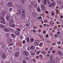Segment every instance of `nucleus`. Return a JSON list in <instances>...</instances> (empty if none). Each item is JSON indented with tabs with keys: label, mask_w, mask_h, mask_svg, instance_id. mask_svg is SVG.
Masks as SVG:
<instances>
[{
	"label": "nucleus",
	"mask_w": 63,
	"mask_h": 63,
	"mask_svg": "<svg viewBox=\"0 0 63 63\" xmlns=\"http://www.w3.org/2000/svg\"><path fill=\"white\" fill-rule=\"evenodd\" d=\"M49 35H50V36H52V34H51V33H49Z\"/></svg>",
	"instance_id": "63"
},
{
	"label": "nucleus",
	"mask_w": 63,
	"mask_h": 63,
	"mask_svg": "<svg viewBox=\"0 0 63 63\" xmlns=\"http://www.w3.org/2000/svg\"><path fill=\"white\" fill-rule=\"evenodd\" d=\"M41 53L43 54H46V52L45 51H44L43 52H42Z\"/></svg>",
	"instance_id": "31"
},
{
	"label": "nucleus",
	"mask_w": 63,
	"mask_h": 63,
	"mask_svg": "<svg viewBox=\"0 0 63 63\" xmlns=\"http://www.w3.org/2000/svg\"><path fill=\"white\" fill-rule=\"evenodd\" d=\"M35 48V47L34 46H32L30 47V49L31 50H34Z\"/></svg>",
	"instance_id": "10"
},
{
	"label": "nucleus",
	"mask_w": 63,
	"mask_h": 63,
	"mask_svg": "<svg viewBox=\"0 0 63 63\" xmlns=\"http://www.w3.org/2000/svg\"><path fill=\"white\" fill-rule=\"evenodd\" d=\"M31 3L32 5H33L34 4V2L33 1H31Z\"/></svg>",
	"instance_id": "44"
},
{
	"label": "nucleus",
	"mask_w": 63,
	"mask_h": 63,
	"mask_svg": "<svg viewBox=\"0 0 63 63\" xmlns=\"http://www.w3.org/2000/svg\"><path fill=\"white\" fill-rule=\"evenodd\" d=\"M34 38H32L30 39V42L31 43H32L34 42Z\"/></svg>",
	"instance_id": "19"
},
{
	"label": "nucleus",
	"mask_w": 63,
	"mask_h": 63,
	"mask_svg": "<svg viewBox=\"0 0 63 63\" xmlns=\"http://www.w3.org/2000/svg\"><path fill=\"white\" fill-rule=\"evenodd\" d=\"M41 7L42 10L43 11H45L46 9V7H45V6L43 4L41 5Z\"/></svg>",
	"instance_id": "3"
},
{
	"label": "nucleus",
	"mask_w": 63,
	"mask_h": 63,
	"mask_svg": "<svg viewBox=\"0 0 63 63\" xmlns=\"http://www.w3.org/2000/svg\"><path fill=\"white\" fill-rule=\"evenodd\" d=\"M33 32H34V33H35V32H36V30H33Z\"/></svg>",
	"instance_id": "55"
},
{
	"label": "nucleus",
	"mask_w": 63,
	"mask_h": 63,
	"mask_svg": "<svg viewBox=\"0 0 63 63\" xmlns=\"http://www.w3.org/2000/svg\"><path fill=\"white\" fill-rule=\"evenodd\" d=\"M1 57L2 58H5L6 57L5 53H3L1 54Z\"/></svg>",
	"instance_id": "4"
},
{
	"label": "nucleus",
	"mask_w": 63,
	"mask_h": 63,
	"mask_svg": "<svg viewBox=\"0 0 63 63\" xmlns=\"http://www.w3.org/2000/svg\"><path fill=\"white\" fill-rule=\"evenodd\" d=\"M25 12V10L24 9H23L22 11V12L21 14L22 16V18H25V13H24Z\"/></svg>",
	"instance_id": "1"
},
{
	"label": "nucleus",
	"mask_w": 63,
	"mask_h": 63,
	"mask_svg": "<svg viewBox=\"0 0 63 63\" xmlns=\"http://www.w3.org/2000/svg\"><path fill=\"white\" fill-rule=\"evenodd\" d=\"M0 19L1 21L5 20H4V17H1Z\"/></svg>",
	"instance_id": "29"
},
{
	"label": "nucleus",
	"mask_w": 63,
	"mask_h": 63,
	"mask_svg": "<svg viewBox=\"0 0 63 63\" xmlns=\"http://www.w3.org/2000/svg\"><path fill=\"white\" fill-rule=\"evenodd\" d=\"M32 60L34 61V62H35V61H36V60L34 59H32Z\"/></svg>",
	"instance_id": "60"
},
{
	"label": "nucleus",
	"mask_w": 63,
	"mask_h": 63,
	"mask_svg": "<svg viewBox=\"0 0 63 63\" xmlns=\"http://www.w3.org/2000/svg\"><path fill=\"white\" fill-rule=\"evenodd\" d=\"M42 44H43V43H41L39 44V45L40 46V47H42Z\"/></svg>",
	"instance_id": "41"
},
{
	"label": "nucleus",
	"mask_w": 63,
	"mask_h": 63,
	"mask_svg": "<svg viewBox=\"0 0 63 63\" xmlns=\"http://www.w3.org/2000/svg\"><path fill=\"white\" fill-rule=\"evenodd\" d=\"M47 0H43L42 2L43 4L46 5V4H47Z\"/></svg>",
	"instance_id": "13"
},
{
	"label": "nucleus",
	"mask_w": 63,
	"mask_h": 63,
	"mask_svg": "<svg viewBox=\"0 0 63 63\" xmlns=\"http://www.w3.org/2000/svg\"><path fill=\"white\" fill-rule=\"evenodd\" d=\"M12 10V8H9V11L10 12V11H11V10Z\"/></svg>",
	"instance_id": "45"
},
{
	"label": "nucleus",
	"mask_w": 63,
	"mask_h": 63,
	"mask_svg": "<svg viewBox=\"0 0 63 63\" xmlns=\"http://www.w3.org/2000/svg\"><path fill=\"white\" fill-rule=\"evenodd\" d=\"M13 4L11 2H9L8 3V5L9 7H11L12 6Z\"/></svg>",
	"instance_id": "9"
},
{
	"label": "nucleus",
	"mask_w": 63,
	"mask_h": 63,
	"mask_svg": "<svg viewBox=\"0 0 63 63\" xmlns=\"http://www.w3.org/2000/svg\"><path fill=\"white\" fill-rule=\"evenodd\" d=\"M40 53V51H37V55H38L39 54V53Z\"/></svg>",
	"instance_id": "46"
},
{
	"label": "nucleus",
	"mask_w": 63,
	"mask_h": 63,
	"mask_svg": "<svg viewBox=\"0 0 63 63\" xmlns=\"http://www.w3.org/2000/svg\"><path fill=\"white\" fill-rule=\"evenodd\" d=\"M5 20H2L0 21L1 23H3V24H5Z\"/></svg>",
	"instance_id": "27"
},
{
	"label": "nucleus",
	"mask_w": 63,
	"mask_h": 63,
	"mask_svg": "<svg viewBox=\"0 0 63 63\" xmlns=\"http://www.w3.org/2000/svg\"><path fill=\"white\" fill-rule=\"evenodd\" d=\"M57 28V26H56L55 27H54V29L55 30V29H56Z\"/></svg>",
	"instance_id": "48"
},
{
	"label": "nucleus",
	"mask_w": 63,
	"mask_h": 63,
	"mask_svg": "<svg viewBox=\"0 0 63 63\" xmlns=\"http://www.w3.org/2000/svg\"><path fill=\"white\" fill-rule=\"evenodd\" d=\"M6 35L7 36V38H9V33H7Z\"/></svg>",
	"instance_id": "32"
},
{
	"label": "nucleus",
	"mask_w": 63,
	"mask_h": 63,
	"mask_svg": "<svg viewBox=\"0 0 63 63\" xmlns=\"http://www.w3.org/2000/svg\"><path fill=\"white\" fill-rule=\"evenodd\" d=\"M37 11H38V12H40V11H41V9L39 8V7H38L37 8Z\"/></svg>",
	"instance_id": "36"
},
{
	"label": "nucleus",
	"mask_w": 63,
	"mask_h": 63,
	"mask_svg": "<svg viewBox=\"0 0 63 63\" xmlns=\"http://www.w3.org/2000/svg\"><path fill=\"white\" fill-rule=\"evenodd\" d=\"M55 3L54 2H52V5L50 6V5H49V7H51L52 6H55Z\"/></svg>",
	"instance_id": "18"
},
{
	"label": "nucleus",
	"mask_w": 63,
	"mask_h": 63,
	"mask_svg": "<svg viewBox=\"0 0 63 63\" xmlns=\"http://www.w3.org/2000/svg\"><path fill=\"white\" fill-rule=\"evenodd\" d=\"M21 1L22 3L23 4L24 3V2H25V0H21Z\"/></svg>",
	"instance_id": "33"
},
{
	"label": "nucleus",
	"mask_w": 63,
	"mask_h": 63,
	"mask_svg": "<svg viewBox=\"0 0 63 63\" xmlns=\"http://www.w3.org/2000/svg\"><path fill=\"white\" fill-rule=\"evenodd\" d=\"M61 42H58L57 44H58V45H60V44H61Z\"/></svg>",
	"instance_id": "49"
},
{
	"label": "nucleus",
	"mask_w": 63,
	"mask_h": 63,
	"mask_svg": "<svg viewBox=\"0 0 63 63\" xmlns=\"http://www.w3.org/2000/svg\"><path fill=\"white\" fill-rule=\"evenodd\" d=\"M38 3H41V1H40V0H38Z\"/></svg>",
	"instance_id": "52"
},
{
	"label": "nucleus",
	"mask_w": 63,
	"mask_h": 63,
	"mask_svg": "<svg viewBox=\"0 0 63 63\" xmlns=\"http://www.w3.org/2000/svg\"><path fill=\"white\" fill-rule=\"evenodd\" d=\"M31 54H32V55H35V53H34V52H31Z\"/></svg>",
	"instance_id": "38"
},
{
	"label": "nucleus",
	"mask_w": 63,
	"mask_h": 63,
	"mask_svg": "<svg viewBox=\"0 0 63 63\" xmlns=\"http://www.w3.org/2000/svg\"><path fill=\"white\" fill-rule=\"evenodd\" d=\"M23 53L24 54L25 56H28V55H29V53L28 52L26 51H24L23 52Z\"/></svg>",
	"instance_id": "2"
},
{
	"label": "nucleus",
	"mask_w": 63,
	"mask_h": 63,
	"mask_svg": "<svg viewBox=\"0 0 63 63\" xmlns=\"http://www.w3.org/2000/svg\"><path fill=\"white\" fill-rule=\"evenodd\" d=\"M16 30H17L18 31H20V29H16Z\"/></svg>",
	"instance_id": "50"
},
{
	"label": "nucleus",
	"mask_w": 63,
	"mask_h": 63,
	"mask_svg": "<svg viewBox=\"0 0 63 63\" xmlns=\"http://www.w3.org/2000/svg\"><path fill=\"white\" fill-rule=\"evenodd\" d=\"M25 40H23V42H22V43H23L24 44H25Z\"/></svg>",
	"instance_id": "53"
},
{
	"label": "nucleus",
	"mask_w": 63,
	"mask_h": 63,
	"mask_svg": "<svg viewBox=\"0 0 63 63\" xmlns=\"http://www.w3.org/2000/svg\"><path fill=\"white\" fill-rule=\"evenodd\" d=\"M30 10H31L32 9V6L30 5L29 7Z\"/></svg>",
	"instance_id": "40"
},
{
	"label": "nucleus",
	"mask_w": 63,
	"mask_h": 63,
	"mask_svg": "<svg viewBox=\"0 0 63 63\" xmlns=\"http://www.w3.org/2000/svg\"><path fill=\"white\" fill-rule=\"evenodd\" d=\"M46 31H43V33H44V34H46Z\"/></svg>",
	"instance_id": "57"
},
{
	"label": "nucleus",
	"mask_w": 63,
	"mask_h": 63,
	"mask_svg": "<svg viewBox=\"0 0 63 63\" xmlns=\"http://www.w3.org/2000/svg\"><path fill=\"white\" fill-rule=\"evenodd\" d=\"M0 27L1 28H4L5 27L4 25L2 24H0Z\"/></svg>",
	"instance_id": "26"
},
{
	"label": "nucleus",
	"mask_w": 63,
	"mask_h": 63,
	"mask_svg": "<svg viewBox=\"0 0 63 63\" xmlns=\"http://www.w3.org/2000/svg\"><path fill=\"white\" fill-rule=\"evenodd\" d=\"M6 14V11L5 10H4L3 11L2 13V16H5V14Z\"/></svg>",
	"instance_id": "7"
},
{
	"label": "nucleus",
	"mask_w": 63,
	"mask_h": 63,
	"mask_svg": "<svg viewBox=\"0 0 63 63\" xmlns=\"http://www.w3.org/2000/svg\"><path fill=\"white\" fill-rule=\"evenodd\" d=\"M53 48V47H51V48H50V50H51H51Z\"/></svg>",
	"instance_id": "61"
},
{
	"label": "nucleus",
	"mask_w": 63,
	"mask_h": 63,
	"mask_svg": "<svg viewBox=\"0 0 63 63\" xmlns=\"http://www.w3.org/2000/svg\"><path fill=\"white\" fill-rule=\"evenodd\" d=\"M57 53L59 55H63L62 53L61 52V51H58Z\"/></svg>",
	"instance_id": "15"
},
{
	"label": "nucleus",
	"mask_w": 63,
	"mask_h": 63,
	"mask_svg": "<svg viewBox=\"0 0 63 63\" xmlns=\"http://www.w3.org/2000/svg\"><path fill=\"white\" fill-rule=\"evenodd\" d=\"M53 55H51L50 57V59L51 61H53Z\"/></svg>",
	"instance_id": "8"
},
{
	"label": "nucleus",
	"mask_w": 63,
	"mask_h": 63,
	"mask_svg": "<svg viewBox=\"0 0 63 63\" xmlns=\"http://www.w3.org/2000/svg\"><path fill=\"white\" fill-rule=\"evenodd\" d=\"M3 62H4V60H2L1 61V63H4Z\"/></svg>",
	"instance_id": "56"
},
{
	"label": "nucleus",
	"mask_w": 63,
	"mask_h": 63,
	"mask_svg": "<svg viewBox=\"0 0 63 63\" xmlns=\"http://www.w3.org/2000/svg\"><path fill=\"white\" fill-rule=\"evenodd\" d=\"M13 44L12 43H11L9 44V46H13Z\"/></svg>",
	"instance_id": "47"
},
{
	"label": "nucleus",
	"mask_w": 63,
	"mask_h": 63,
	"mask_svg": "<svg viewBox=\"0 0 63 63\" xmlns=\"http://www.w3.org/2000/svg\"><path fill=\"white\" fill-rule=\"evenodd\" d=\"M18 7L19 9H21V8H22V6L20 4H18Z\"/></svg>",
	"instance_id": "17"
},
{
	"label": "nucleus",
	"mask_w": 63,
	"mask_h": 63,
	"mask_svg": "<svg viewBox=\"0 0 63 63\" xmlns=\"http://www.w3.org/2000/svg\"><path fill=\"white\" fill-rule=\"evenodd\" d=\"M15 34L16 35L18 36V35H19V34H20V32L18 31H16L15 32Z\"/></svg>",
	"instance_id": "6"
},
{
	"label": "nucleus",
	"mask_w": 63,
	"mask_h": 63,
	"mask_svg": "<svg viewBox=\"0 0 63 63\" xmlns=\"http://www.w3.org/2000/svg\"><path fill=\"white\" fill-rule=\"evenodd\" d=\"M19 55V53L18 52H17L15 54V56H16V57H17Z\"/></svg>",
	"instance_id": "11"
},
{
	"label": "nucleus",
	"mask_w": 63,
	"mask_h": 63,
	"mask_svg": "<svg viewBox=\"0 0 63 63\" xmlns=\"http://www.w3.org/2000/svg\"><path fill=\"white\" fill-rule=\"evenodd\" d=\"M39 57L40 58H41L42 59H43V56L42 55H39Z\"/></svg>",
	"instance_id": "37"
},
{
	"label": "nucleus",
	"mask_w": 63,
	"mask_h": 63,
	"mask_svg": "<svg viewBox=\"0 0 63 63\" xmlns=\"http://www.w3.org/2000/svg\"><path fill=\"white\" fill-rule=\"evenodd\" d=\"M12 47H10L9 48V49H10V50H12Z\"/></svg>",
	"instance_id": "59"
},
{
	"label": "nucleus",
	"mask_w": 63,
	"mask_h": 63,
	"mask_svg": "<svg viewBox=\"0 0 63 63\" xmlns=\"http://www.w3.org/2000/svg\"><path fill=\"white\" fill-rule=\"evenodd\" d=\"M10 26L11 27H14L15 26V24H11L10 25Z\"/></svg>",
	"instance_id": "24"
},
{
	"label": "nucleus",
	"mask_w": 63,
	"mask_h": 63,
	"mask_svg": "<svg viewBox=\"0 0 63 63\" xmlns=\"http://www.w3.org/2000/svg\"><path fill=\"white\" fill-rule=\"evenodd\" d=\"M34 7L35 8H36L37 7V4H34Z\"/></svg>",
	"instance_id": "34"
},
{
	"label": "nucleus",
	"mask_w": 63,
	"mask_h": 63,
	"mask_svg": "<svg viewBox=\"0 0 63 63\" xmlns=\"http://www.w3.org/2000/svg\"><path fill=\"white\" fill-rule=\"evenodd\" d=\"M18 11L19 14H21V10L20 9H18Z\"/></svg>",
	"instance_id": "23"
},
{
	"label": "nucleus",
	"mask_w": 63,
	"mask_h": 63,
	"mask_svg": "<svg viewBox=\"0 0 63 63\" xmlns=\"http://www.w3.org/2000/svg\"><path fill=\"white\" fill-rule=\"evenodd\" d=\"M11 36L13 38H16V36L15 35V34H11Z\"/></svg>",
	"instance_id": "20"
},
{
	"label": "nucleus",
	"mask_w": 63,
	"mask_h": 63,
	"mask_svg": "<svg viewBox=\"0 0 63 63\" xmlns=\"http://www.w3.org/2000/svg\"><path fill=\"white\" fill-rule=\"evenodd\" d=\"M6 51H7V52L8 51V52H10V50H9V48H7L6 49Z\"/></svg>",
	"instance_id": "39"
},
{
	"label": "nucleus",
	"mask_w": 63,
	"mask_h": 63,
	"mask_svg": "<svg viewBox=\"0 0 63 63\" xmlns=\"http://www.w3.org/2000/svg\"><path fill=\"white\" fill-rule=\"evenodd\" d=\"M38 19H40V18H42V17L40 16V17H37Z\"/></svg>",
	"instance_id": "42"
},
{
	"label": "nucleus",
	"mask_w": 63,
	"mask_h": 63,
	"mask_svg": "<svg viewBox=\"0 0 63 63\" xmlns=\"http://www.w3.org/2000/svg\"><path fill=\"white\" fill-rule=\"evenodd\" d=\"M4 30L6 32H9V30L7 28H4Z\"/></svg>",
	"instance_id": "22"
},
{
	"label": "nucleus",
	"mask_w": 63,
	"mask_h": 63,
	"mask_svg": "<svg viewBox=\"0 0 63 63\" xmlns=\"http://www.w3.org/2000/svg\"><path fill=\"white\" fill-rule=\"evenodd\" d=\"M45 12L46 13V14H48V11H46Z\"/></svg>",
	"instance_id": "58"
},
{
	"label": "nucleus",
	"mask_w": 63,
	"mask_h": 63,
	"mask_svg": "<svg viewBox=\"0 0 63 63\" xmlns=\"http://www.w3.org/2000/svg\"><path fill=\"white\" fill-rule=\"evenodd\" d=\"M55 38H57L58 37V35L57 34H56L55 35Z\"/></svg>",
	"instance_id": "43"
},
{
	"label": "nucleus",
	"mask_w": 63,
	"mask_h": 63,
	"mask_svg": "<svg viewBox=\"0 0 63 63\" xmlns=\"http://www.w3.org/2000/svg\"><path fill=\"white\" fill-rule=\"evenodd\" d=\"M46 42H47L48 43H50L49 41L47 40L46 41Z\"/></svg>",
	"instance_id": "54"
},
{
	"label": "nucleus",
	"mask_w": 63,
	"mask_h": 63,
	"mask_svg": "<svg viewBox=\"0 0 63 63\" xmlns=\"http://www.w3.org/2000/svg\"><path fill=\"white\" fill-rule=\"evenodd\" d=\"M6 19L7 21L10 20V16L8 15H7L6 16Z\"/></svg>",
	"instance_id": "12"
},
{
	"label": "nucleus",
	"mask_w": 63,
	"mask_h": 63,
	"mask_svg": "<svg viewBox=\"0 0 63 63\" xmlns=\"http://www.w3.org/2000/svg\"><path fill=\"white\" fill-rule=\"evenodd\" d=\"M37 14L36 13L34 12L32 13V15L34 17H35L36 16H37Z\"/></svg>",
	"instance_id": "14"
},
{
	"label": "nucleus",
	"mask_w": 63,
	"mask_h": 63,
	"mask_svg": "<svg viewBox=\"0 0 63 63\" xmlns=\"http://www.w3.org/2000/svg\"><path fill=\"white\" fill-rule=\"evenodd\" d=\"M19 38L21 40H22L23 39V37L22 35H20L19 37Z\"/></svg>",
	"instance_id": "28"
},
{
	"label": "nucleus",
	"mask_w": 63,
	"mask_h": 63,
	"mask_svg": "<svg viewBox=\"0 0 63 63\" xmlns=\"http://www.w3.org/2000/svg\"><path fill=\"white\" fill-rule=\"evenodd\" d=\"M27 42L29 43V37H28L27 39Z\"/></svg>",
	"instance_id": "35"
},
{
	"label": "nucleus",
	"mask_w": 63,
	"mask_h": 63,
	"mask_svg": "<svg viewBox=\"0 0 63 63\" xmlns=\"http://www.w3.org/2000/svg\"><path fill=\"white\" fill-rule=\"evenodd\" d=\"M44 22H47V20H44Z\"/></svg>",
	"instance_id": "62"
},
{
	"label": "nucleus",
	"mask_w": 63,
	"mask_h": 63,
	"mask_svg": "<svg viewBox=\"0 0 63 63\" xmlns=\"http://www.w3.org/2000/svg\"><path fill=\"white\" fill-rule=\"evenodd\" d=\"M8 42L9 43H11V42H12V39H8Z\"/></svg>",
	"instance_id": "30"
},
{
	"label": "nucleus",
	"mask_w": 63,
	"mask_h": 63,
	"mask_svg": "<svg viewBox=\"0 0 63 63\" xmlns=\"http://www.w3.org/2000/svg\"><path fill=\"white\" fill-rule=\"evenodd\" d=\"M23 63H26V62L25 60H23Z\"/></svg>",
	"instance_id": "51"
},
{
	"label": "nucleus",
	"mask_w": 63,
	"mask_h": 63,
	"mask_svg": "<svg viewBox=\"0 0 63 63\" xmlns=\"http://www.w3.org/2000/svg\"><path fill=\"white\" fill-rule=\"evenodd\" d=\"M26 26H28L29 25V24H27L26 25Z\"/></svg>",
	"instance_id": "64"
},
{
	"label": "nucleus",
	"mask_w": 63,
	"mask_h": 63,
	"mask_svg": "<svg viewBox=\"0 0 63 63\" xmlns=\"http://www.w3.org/2000/svg\"><path fill=\"white\" fill-rule=\"evenodd\" d=\"M0 44L1 45H1V46H2L1 48H2V49H3V48H4V44L2 43H1Z\"/></svg>",
	"instance_id": "25"
},
{
	"label": "nucleus",
	"mask_w": 63,
	"mask_h": 63,
	"mask_svg": "<svg viewBox=\"0 0 63 63\" xmlns=\"http://www.w3.org/2000/svg\"><path fill=\"white\" fill-rule=\"evenodd\" d=\"M58 60V58L57 59L55 58L54 59V62L56 63H57V60Z\"/></svg>",
	"instance_id": "21"
},
{
	"label": "nucleus",
	"mask_w": 63,
	"mask_h": 63,
	"mask_svg": "<svg viewBox=\"0 0 63 63\" xmlns=\"http://www.w3.org/2000/svg\"><path fill=\"white\" fill-rule=\"evenodd\" d=\"M14 22V20H13V19H11V20H10L9 21V24H12L13 23V22Z\"/></svg>",
	"instance_id": "16"
},
{
	"label": "nucleus",
	"mask_w": 63,
	"mask_h": 63,
	"mask_svg": "<svg viewBox=\"0 0 63 63\" xmlns=\"http://www.w3.org/2000/svg\"><path fill=\"white\" fill-rule=\"evenodd\" d=\"M40 43V41H36L35 42V44L36 46H38L39 45Z\"/></svg>",
	"instance_id": "5"
}]
</instances>
